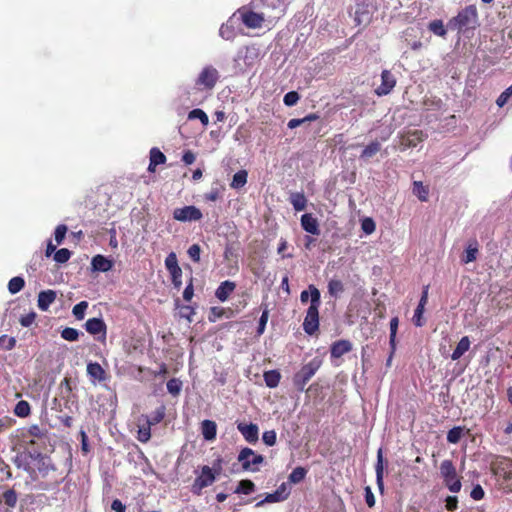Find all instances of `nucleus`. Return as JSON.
<instances>
[{"label":"nucleus","instance_id":"13","mask_svg":"<svg viewBox=\"0 0 512 512\" xmlns=\"http://www.w3.org/2000/svg\"><path fill=\"white\" fill-rule=\"evenodd\" d=\"M27 456L36 462L37 470L42 477H46L50 471L56 470L55 466L51 463L50 458L42 453L37 452L33 454L29 452Z\"/></svg>","mask_w":512,"mask_h":512},{"label":"nucleus","instance_id":"63","mask_svg":"<svg viewBox=\"0 0 512 512\" xmlns=\"http://www.w3.org/2000/svg\"><path fill=\"white\" fill-rule=\"evenodd\" d=\"M170 275H171V281H172L173 286L179 290L182 286V280H181L182 270L179 269V270H176L175 272H170Z\"/></svg>","mask_w":512,"mask_h":512},{"label":"nucleus","instance_id":"26","mask_svg":"<svg viewBox=\"0 0 512 512\" xmlns=\"http://www.w3.org/2000/svg\"><path fill=\"white\" fill-rule=\"evenodd\" d=\"M166 162V156L156 147L150 150L149 172H155L156 167Z\"/></svg>","mask_w":512,"mask_h":512},{"label":"nucleus","instance_id":"48","mask_svg":"<svg viewBox=\"0 0 512 512\" xmlns=\"http://www.w3.org/2000/svg\"><path fill=\"white\" fill-rule=\"evenodd\" d=\"M307 474V471L303 467H296L289 475V481L292 483L301 482Z\"/></svg>","mask_w":512,"mask_h":512},{"label":"nucleus","instance_id":"42","mask_svg":"<svg viewBox=\"0 0 512 512\" xmlns=\"http://www.w3.org/2000/svg\"><path fill=\"white\" fill-rule=\"evenodd\" d=\"M166 415V408L164 405L159 406L151 415L148 417V422L153 426L163 421Z\"/></svg>","mask_w":512,"mask_h":512},{"label":"nucleus","instance_id":"4","mask_svg":"<svg viewBox=\"0 0 512 512\" xmlns=\"http://www.w3.org/2000/svg\"><path fill=\"white\" fill-rule=\"evenodd\" d=\"M323 364L320 357H314L307 364H304L293 376V384L300 392L304 391L306 384L316 374Z\"/></svg>","mask_w":512,"mask_h":512},{"label":"nucleus","instance_id":"27","mask_svg":"<svg viewBox=\"0 0 512 512\" xmlns=\"http://www.w3.org/2000/svg\"><path fill=\"white\" fill-rule=\"evenodd\" d=\"M412 193L421 201L427 202L429 196V187L421 181H414L412 185Z\"/></svg>","mask_w":512,"mask_h":512},{"label":"nucleus","instance_id":"64","mask_svg":"<svg viewBox=\"0 0 512 512\" xmlns=\"http://www.w3.org/2000/svg\"><path fill=\"white\" fill-rule=\"evenodd\" d=\"M15 420L9 416H4L0 418V433L8 430L14 424Z\"/></svg>","mask_w":512,"mask_h":512},{"label":"nucleus","instance_id":"39","mask_svg":"<svg viewBox=\"0 0 512 512\" xmlns=\"http://www.w3.org/2000/svg\"><path fill=\"white\" fill-rule=\"evenodd\" d=\"M344 291V285L341 280L338 279H331L328 282V293L334 297L337 298L340 293Z\"/></svg>","mask_w":512,"mask_h":512},{"label":"nucleus","instance_id":"5","mask_svg":"<svg viewBox=\"0 0 512 512\" xmlns=\"http://www.w3.org/2000/svg\"><path fill=\"white\" fill-rule=\"evenodd\" d=\"M440 475L444 485L452 493H458L461 490V477L458 476L456 468L451 460H443L440 464Z\"/></svg>","mask_w":512,"mask_h":512},{"label":"nucleus","instance_id":"56","mask_svg":"<svg viewBox=\"0 0 512 512\" xmlns=\"http://www.w3.org/2000/svg\"><path fill=\"white\" fill-rule=\"evenodd\" d=\"M188 256L195 263L200 262L201 247L198 244H193L188 248Z\"/></svg>","mask_w":512,"mask_h":512},{"label":"nucleus","instance_id":"41","mask_svg":"<svg viewBox=\"0 0 512 512\" xmlns=\"http://www.w3.org/2000/svg\"><path fill=\"white\" fill-rule=\"evenodd\" d=\"M25 286V281L22 277H13L8 283V290L11 294L20 292Z\"/></svg>","mask_w":512,"mask_h":512},{"label":"nucleus","instance_id":"47","mask_svg":"<svg viewBox=\"0 0 512 512\" xmlns=\"http://www.w3.org/2000/svg\"><path fill=\"white\" fill-rule=\"evenodd\" d=\"M165 266L166 269L170 272H175L176 270L181 269L178 265L177 256L174 252H171L168 254V256L165 259Z\"/></svg>","mask_w":512,"mask_h":512},{"label":"nucleus","instance_id":"11","mask_svg":"<svg viewBox=\"0 0 512 512\" xmlns=\"http://www.w3.org/2000/svg\"><path fill=\"white\" fill-rule=\"evenodd\" d=\"M425 138L426 134L422 130H409L400 135V145L403 146L404 149L413 148L424 141Z\"/></svg>","mask_w":512,"mask_h":512},{"label":"nucleus","instance_id":"31","mask_svg":"<svg viewBox=\"0 0 512 512\" xmlns=\"http://www.w3.org/2000/svg\"><path fill=\"white\" fill-rule=\"evenodd\" d=\"M375 471H376V481L378 484V487L382 490L383 489V476H384V459H383V452L380 448L377 452V462L375 465Z\"/></svg>","mask_w":512,"mask_h":512},{"label":"nucleus","instance_id":"19","mask_svg":"<svg viewBox=\"0 0 512 512\" xmlns=\"http://www.w3.org/2000/svg\"><path fill=\"white\" fill-rule=\"evenodd\" d=\"M138 421L139 423L143 421V423L138 425L137 440L141 443H147L151 439L152 425L148 422V416L146 415H141Z\"/></svg>","mask_w":512,"mask_h":512},{"label":"nucleus","instance_id":"58","mask_svg":"<svg viewBox=\"0 0 512 512\" xmlns=\"http://www.w3.org/2000/svg\"><path fill=\"white\" fill-rule=\"evenodd\" d=\"M262 440L267 446H274L277 441V435L275 430L265 431L262 435Z\"/></svg>","mask_w":512,"mask_h":512},{"label":"nucleus","instance_id":"61","mask_svg":"<svg viewBox=\"0 0 512 512\" xmlns=\"http://www.w3.org/2000/svg\"><path fill=\"white\" fill-rule=\"evenodd\" d=\"M36 316V313L34 311H31L21 316L19 322L23 327H30L35 322Z\"/></svg>","mask_w":512,"mask_h":512},{"label":"nucleus","instance_id":"52","mask_svg":"<svg viewBox=\"0 0 512 512\" xmlns=\"http://www.w3.org/2000/svg\"><path fill=\"white\" fill-rule=\"evenodd\" d=\"M225 314V310L221 307H211L208 315V320L210 322H216L218 319L222 318Z\"/></svg>","mask_w":512,"mask_h":512},{"label":"nucleus","instance_id":"32","mask_svg":"<svg viewBox=\"0 0 512 512\" xmlns=\"http://www.w3.org/2000/svg\"><path fill=\"white\" fill-rule=\"evenodd\" d=\"M428 29L434 35L445 38L447 35V29L441 19H435L428 24Z\"/></svg>","mask_w":512,"mask_h":512},{"label":"nucleus","instance_id":"14","mask_svg":"<svg viewBox=\"0 0 512 512\" xmlns=\"http://www.w3.org/2000/svg\"><path fill=\"white\" fill-rule=\"evenodd\" d=\"M48 430L40 427L37 424L30 425L29 427L23 429L21 436L23 440L29 444L34 445L36 441L34 439H44L47 438Z\"/></svg>","mask_w":512,"mask_h":512},{"label":"nucleus","instance_id":"55","mask_svg":"<svg viewBox=\"0 0 512 512\" xmlns=\"http://www.w3.org/2000/svg\"><path fill=\"white\" fill-rule=\"evenodd\" d=\"M299 94L296 92V91H290L288 93L285 94L284 98H283V102L286 106H294L297 104V102L299 101Z\"/></svg>","mask_w":512,"mask_h":512},{"label":"nucleus","instance_id":"46","mask_svg":"<svg viewBox=\"0 0 512 512\" xmlns=\"http://www.w3.org/2000/svg\"><path fill=\"white\" fill-rule=\"evenodd\" d=\"M88 308L87 301H81L76 304L72 309V314L77 320H83L85 317V311Z\"/></svg>","mask_w":512,"mask_h":512},{"label":"nucleus","instance_id":"10","mask_svg":"<svg viewBox=\"0 0 512 512\" xmlns=\"http://www.w3.org/2000/svg\"><path fill=\"white\" fill-rule=\"evenodd\" d=\"M86 372L93 385L106 382L110 378L107 371L98 362H88Z\"/></svg>","mask_w":512,"mask_h":512},{"label":"nucleus","instance_id":"51","mask_svg":"<svg viewBox=\"0 0 512 512\" xmlns=\"http://www.w3.org/2000/svg\"><path fill=\"white\" fill-rule=\"evenodd\" d=\"M223 256L226 261L233 262L235 267L238 268L237 254L232 245H226Z\"/></svg>","mask_w":512,"mask_h":512},{"label":"nucleus","instance_id":"36","mask_svg":"<svg viewBox=\"0 0 512 512\" xmlns=\"http://www.w3.org/2000/svg\"><path fill=\"white\" fill-rule=\"evenodd\" d=\"M2 501L8 508H15L18 501V495L14 489H8L2 494Z\"/></svg>","mask_w":512,"mask_h":512},{"label":"nucleus","instance_id":"18","mask_svg":"<svg viewBox=\"0 0 512 512\" xmlns=\"http://www.w3.org/2000/svg\"><path fill=\"white\" fill-rule=\"evenodd\" d=\"M353 348L349 340L341 339L332 343L330 353L332 358H340L344 354L349 353Z\"/></svg>","mask_w":512,"mask_h":512},{"label":"nucleus","instance_id":"59","mask_svg":"<svg viewBox=\"0 0 512 512\" xmlns=\"http://www.w3.org/2000/svg\"><path fill=\"white\" fill-rule=\"evenodd\" d=\"M512 96V85L509 86L505 91H503L496 100V104L499 107H503Z\"/></svg>","mask_w":512,"mask_h":512},{"label":"nucleus","instance_id":"35","mask_svg":"<svg viewBox=\"0 0 512 512\" xmlns=\"http://www.w3.org/2000/svg\"><path fill=\"white\" fill-rule=\"evenodd\" d=\"M380 149L381 144L378 141H373L363 149L360 158L367 160L375 156L380 151Z\"/></svg>","mask_w":512,"mask_h":512},{"label":"nucleus","instance_id":"28","mask_svg":"<svg viewBox=\"0 0 512 512\" xmlns=\"http://www.w3.org/2000/svg\"><path fill=\"white\" fill-rule=\"evenodd\" d=\"M263 378L267 387L276 388L280 383L281 373L276 369L268 370L264 372Z\"/></svg>","mask_w":512,"mask_h":512},{"label":"nucleus","instance_id":"60","mask_svg":"<svg viewBox=\"0 0 512 512\" xmlns=\"http://www.w3.org/2000/svg\"><path fill=\"white\" fill-rule=\"evenodd\" d=\"M67 226L64 224H60L56 227L54 232L55 241L57 244H61L65 238V235L67 233Z\"/></svg>","mask_w":512,"mask_h":512},{"label":"nucleus","instance_id":"50","mask_svg":"<svg viewBox=\"0 0 512 512\" xmlns=\"http://www.w3.org/2000/svg\"><path fill=\"white\" fill-rule=\"evenodd\" d=\"M71 254V251L67 248H61L54 253V260L57 263H65L70 259Z\"/></svg>","mask_w":512,"mask_h":512},{"label":"nucleus","instance_id":"15","mask_svg":"<svg viewBox=\"0 0 512 512\" xmlns=\"http://www.w3.org/2000/svg\"><path fill=\"white\" fill-rule=\"evenodd\" d=\"M396 85V78L389 70H383L381 73V84L375 89L377 96L388 95Z\"/></svg>","mask_w":512,"mask_h":512},{"label":"nucleus","instance_id":"2","mask_svg":"<svg viewBox=\"0 0 512 512\" xmlns=\"http://www.w3.org/2000/svg\"><path fill=\"white\" fill-rule=\"evenodd\" d=\"M311 303L306 311L303 322V330L308 335H314L319 330V307L321 294L317 287L310 285Z\"/></svg>","mask_w":512,"mask_h":512},{"label":"nucleus","instance_id":"22","mask_svg":"<svg viewBox=\"0 0 512 512\" xmlns=\"http://www.w3.org/2000/svg\"><path fill=\"white\" fill-rule=\"evenodd\" d=\"M398 325H399L398 317H393L390 320L389 344H390V347H391V352H390V355H389V357L387 359V365L388 366L390 365L392 357H393V355L395 353V350H396V335H397Z\"/></svg>","mask_w":512,"mask_h":512},{"label":"nucleus","instance_id":"25","mask_svg":"<svg viewBox=\"0 0 512 512\" xmlns=\"http://www.w3.org/2000/svg\"><path fill=\"white\" fill-rule=\"evenodd\" d=\"M201 432L205 440L213 441L217 435V425L212 420H203L201 423Z\"/></svg>","mask_w":512,"mask_h":512},{"label":"nucleus","instance_id":"12","mask_svg":"<svg viewBox=\"0 0 512 512\" xmlns=\"http://www.w3.org/2000/svg\"><path fill=\"white\" fill-rule=\"evenodd\" d=\"M85 329L91 335H100L98 340L104 342L107 334V325L102 318H90L85 322Z\"/></svg>","mask_w":512,"mask_h":512},{"label":"nucleus","instance_id":"29","mask_svg":"<svg viewBox=\"0 0 512 512\" xmlns=\"http://www.w3.org/2000/svg\"><path fill=\"white\" fill-rule=\"evenodd\" d=\"M289 200L295 211H303L307 206V199L303 192L291 193Z\"/></svg>","mask_w":512,"mask_h":512},{"label":"nucleus","instance_id":"62","mask_svg":"<svg viewBox=\"0 0 512 512\" xmlns=\"http://www.w3.org/2000/svg\"><path fill=\"white\" fill-rule=\"evenodd\" d=\"M361 228L366 234H371L375 231L376 225L372 218H365L361 223Z\"/></svg>","mask_w":512,"mask_h":512},{"label":"nucleus","instance_id":"53","mask_svg":"<svg viewBox=\"0 0 512 512\" xmlns=\"http://www.w3.org/2000/svg\"><path fill=\"white\" fill-rule=\"evenodd\" d=\"M16 345V339L7 335L0 336V348L12 350Z\"/></svg>","mask_w":512,"mask_h":512},{"label":"nucleus","instance_id":"24","mask_svg":"<svg viewBox=\"0 0 512 512\" xmlns=\"http://www.w3.org/2000/svg\"><path fill=\"white\" fill-rule=\"evenodd\" d=\"M236 284L226 280L222 282L215 291V296L222 302L226 301L230 294L235 290Z\"/></svg>","mask_w":512,"mask_h":512},{"label":"nucleus","instance_id":"40","mask_svg":"<svg viewBox=\"0 0 512 512\" xmlns=\"http://www.w3.org/2000/svg\"><path fill=\"white\" fill-rule=\"evenodd\" d=\"M477 241H474L473 244H469L468 247L465 250V256L462 259V261L467 264L470 262H473L477 258L478 254V247H477Z\"/></svg>","mask_w":512,"mask_h":512},{"label":"nucleus","instance_id":"20","mask_svg":"<svg viewBox=\"0 0 512 512\" xmlns=\"http://www.w3.org/2000/svg\"><path fill=\"white\" fill-rule=\"evenodd\" d=\"M301 226L307 233L312 235L320 234L318 220L310 213H306L301 216Z\"/></svg>","mask_w":512,"mask_h":512},{"label":"nucleus","instance_id":"45","mask_svg":"<svg viewBox=\"0 0 512 512\" xmlns=\"http://www.w3.org/2000/svg\"><path fill=\"white\" fill-rule=\"evenodd\" d=\"M80 333L77 329L66 327L61 331V337L70 342L77 341L79 339Z\"/></svg>","mask_w":512,"mask_h":512},{"label":"nucleus","instance_id":"43","mask_svg":"<svg viewBox=\"0 0 512 512\" xmlns=\"http://www.w3.org/2000/svg\"><path fill=\"white\" fill-rule=\"evenodd\" d=\"M188 119L189 120L199 119L200 122L203 124V126H207L209 123V118H208L207 114L202 109H199V108L191 110L188 114Z\"/></svg>","mask_w":512,"mask_h":512},{"label":"nucleus","instance_id":"21","mask_svg":"<svg viewBox=\"0 0 512 512\" xmlns=\"http://www.w3.org/2000/svg\"><path fill=\"white\" fill-rule=\"evenodd\" d=\"M56 292L54 290H44L38 294L37 305L41 311H47L50 305L56 300Z\"/></svg>","mask_w":512,"mask_h":512},{"label":"nucleus","instance_id":"30","mask_svg":"<svg viewBox=\"0 0 512 512\" xmlns=\"http://www.w3.org/2000/svg\"><path fill=\"white\" fill-rule=\"evenodd\" d=\"M469 348H470L469 337L468 336L462 337L451 355L452 360L460 359L469 350Z\"/></svg>","mask_w":512,"mask_h":512},{"label":"nucleus","instance_id":"1","mask_svg":"<svg viewBox=\"0 0 512 512\" xmlns=\"http://www.w3.org/2000/svg\"><path fill=\"white\" fill-rule=\"evenodd\" d=\"M490 471L497 487L504 493L512 492V458L497 455L490 462Z\"/></svg>","mask_w":512,"mask_h":512},{"label":"nucleus","instance_id":"57","mask_svg":"<svg viewBox=\"0 0 512 512\" xmlns=\"http://www.w3.org/2000/svg\"><path fill=\"white\" fill-rule=\"evenodd\" d=\"M282 499H283V497L281 496V493L279 491H275L273 493L267 494L265 499L258 502L256 504V506H261L264 503H276V502L281 501Z\"/></svg>","mask_w":512,"mask_h":512},{"label":"nucleus","instance_id":"8","mask_svg":"<svg viewBox=\"0 0 512 512\" xmlns=\"http://www.w3.org/2000/svg\"><path fill=\"white\" fill-rule=\"evenodd\" d=\"M218 80V70L213 66H206L200 72L196 80V85L206 90H212L215 87Z\"/></svg>","mask_w":512,"mask_h":512},{"label":"nucleus","instance_id":"44","mask_svg":"<svg viewBox=\"0 0 512 512\" xmlns=\"http://www.w3.org/2000/svg\"><path fill=\"white\" fill-rule=\"evenodd\" d=\"M463 436V428L460 426L453 427L447 433V441L452 444H457Z\"/></svg>","mask_w":512,"mask_h":512},{"label":"nucleus","instance_id":"6","mask_svg":"<svg viewBox=\"0 0 512 512\" xmlns=\"http://www.w3.org/2000/svg\"><path fill=\"white\" fill-rule=\"evenodd\" d=\"M237 460L241 463L244 471L256 472L259 469L257 466L264 462V457L260 454H256L251 448L244 447L238 454Z\"/></svg>","mask_w":512,"mask_h":512},{"label":"nucleus","instance_id":"49","mask_svg":"<svg viewBox=\"0 0 512 512\" xmlns=\"http://www.w3.org/2000/svg\"><path fill=\"white\" fill-rule=\"evenodd\" d=\"M182 387V382L177 378H172L167 382V390L170 394L177 396Z\"/></svg>","mask_w":512,"mask_h":512},{"label":"nucleus","instance_id":"23","mask_svg":"<svg viewBox=\"0 0 512 512\" xmlns=\"http://www.w3.org/2000/svg\"><path fill=\"white\" fill-rule=\"evenodd\" d=\"M92 269L94 271L107 272L112 269L113 262L103 255H96L91 261Z\"/></svg>","mask_w":512,"mask_h":512},{"label":"nucleus","instance_id":"34","mask_svg":"<svg viewBox=\"0 0 512 512\" xmlns=\"http://www.w3.org/2000/svg\"><path fill=\"white\" fill-rule=\"evenodd\" d=\"M255 491V484L249 479H243L234 490L236 494L249 495Z\"/></svg>","mask_w":512,"mask_h":512},{"label":"nucleus","instance_id":"7","mask_svg":"<svg viewBox=\"0 0 512 512\" xmlns=\"http://www.w3.org/2000/svg\"><path fill=\"white\" fill-rule=\"evenodd\" d=\"M217 473L212 468L205 465L201 468V474L194 480L192 491L194 494L200 495L202 489L212 485L216 480Z\"/></svg>","mask_w":512,"mask_h":512},{"label":"nucleus","instance_id":"54","mask_svg":"<svg viewBox=\"0 0 512 512\" xmlns=\"http://www.w3.org/2000/svg\"><path fill=\"white\" fill-rule=\"evenodd\" d=\"M425 308H421L419 306L416 307L412 321L416 327H422L425 324V320L423 318Z\"/></svg>","mask_w":512,"mask_h":512},{"label":"nucleus","instance_id":"38","mask_svg":"<svg viewBox=\"0 0 512 512\" xmlns=\"http://www.w3.org/2000/svg\"><path fill=\"white\" fill-rule=\"evenodd\" d=\"M31 413L30 404L26 400L17 402L14 408V414L18 417L25 418Z\"/></svg>","mask_w":512,"mask_h":512},{"label":"nucleus","instance_id":"37","mask_svg":"<svg viewBox=\"0 0 512 512\" xmlns=\"http://www.w3.org/2000/svg\"><path fill=\"white\" fill-rule=\"evenodd\" d=\"M248 173L246 170H239L233 176L231 187L234 189L242 188L247 183Z\"/></svg>","mask_w":512,"mask_h":512},{"label":"nucleus","instance_id":"3","mask_svg":"<svg viewBox=\"0 0 512 512\" xmlns=\"http://www.w3.org/2000/svg\"><path fill=\"white\" fill-rule=\"evenodd\" d=\"M447 26L452 30L463 32L468 29H475L478 26V10L475 5H468L461 9L456 16L452 17Z\"/></svg>","mask_w":512,"mask_h":512},{"label":"nucleus","instance_id":"33","mask_svg":"<svg viewBox=\"0 0 512 512\" xmlns=\"http://www.w3.org/2000/svg\"><path fill=\"white\" fill-rule=\"evenodd\" d=\"M73 385L72 380L70 377H64V379L60 382L59 390L60 395L63 399L69 400L71 398L72 392H73Z\"/></svg>","mask_w":512,"mask_h":512},{"label":"nucleus","instance_id":"9","mask_svg":"<svg viewBox=\"0 0 512 512\" xmlns=\"http://www.w3.org/2000/svg\"><path fill=\"white\" fill-rule=\"evenodd\" d=\"M173 218L180 222L199 221L202 218V212L196 206H184L173 211Z\"/></svg>","mask_w":512,"mask_h":512},{"label":"nucleus","instance_id":"17","mask_svg":"<svg viewBox=\"0 0 512 512\" xmlns=\"http://www.w3.org/2000/svg\"><path fill=\"white\" fill-rule=\"evenodd\" d=\"M241 13V20L243 24L251 29H256L262 27L264 22L263 14L256 13L251 10H243Z\"/></svg>","mask_w":512,"mask_h":512},{"label":"nucleus","instance_id":"16","mask_svg":"<svg viewBox=\"0 0 512 512\" xmlns=\"http://www.w3.org/2000/svg\"><path fill=\"white\" fill-rule=\"evenodd\" d=\"M238 431L242 434L244 439L251 444H254L259 439V428L254 423L239 422L237 424Z\"/></svg>","mask_w":512,"mask_h":512}]
</instances>
